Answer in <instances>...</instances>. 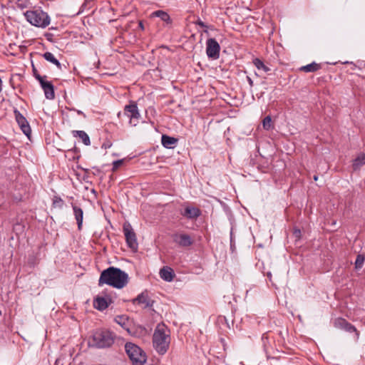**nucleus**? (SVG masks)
I'll use <instances>...</instances> for the list:
<instances>
[{
	"label": "nucleus",
	"instance_id": "18",
	"mask_svg": "<svg viewBox=\"0 0 365 365\" xmlns=\"http://www.w3.org/2000/svg\"><path fill=\"white\" fill-rule=\"evenodd\" d=\"M109 303L108 300L103 297H97L93 301L94 307L100 311H103L108 308Z\"/></svg>",
	"mask_w": 365,
	"mask_h": 365
},
{
	"label": "nucleus",
	"instance_id": "31",
	"mask_svg": "<svg viewBox=\"0 0 365 365\" xmlns=\"http://www.w3.org/2000/svg\"><path fill=\"white\" fill-rule=\"evenodd\" d=\"M123 163V160H118L113 163V172H115Z\"/></svg>",
	"mask_w": 365,
	"mask_h": 365
},
{
	"label": "nucleus",
	"instance_id": "11",
	"mask_svg": "<svg viewBox=\"0 0 365 365\" xmlns=\"http://www.w3.org/2000/svg\"><path fill=\"white\" fill-rule=\"evenodd\" d=\"M173 242L180 247H189L192 245L193 240L187 234H174L173 235Z\"/></svg>",
	"mask_w": 365,
	"mask_h": 365
},
{
	"label": "nucleus",
	"instance_id": "37",
	"mask_svg": "<svg viewBox=\"0 0 365 365\" xmlns=\"http://www.w3.org/2000/svg\"><path fill=\"white\" fill-rule=\"evenodd\" d=\"M138 26L141 30H144V25L142 21H139Z\"/></svg>",
	"mask_w": 365,
	"mask_h": 365
},
{
	"label": "nucleus",
	"instance_id": "26",
	"mask_svg": "<svg viewBox=\"0 0 365 365\" xmlns=\"http://www.w3.org/2000/svg\"><path fill=\"white\" fill-rule=\"evenodd\" d=\"M347 323H348V322L346 319H344L343 318H337L334 321V326L336 328L344 330V328L346 325Z\"/></svg>",
	"mask_w": 365,
	"mask_h": 365
},
{
	"label": "nucleus",
	"instance_id": "7",
	"mask_svg": "<svg viewBox=\"0 0 365 365\" xmlns=\"http://www.w3.org/2000/svg\"><path fill=\"white\" fill-rule=\"evenodd\" d=\"M124 114L130 118V123L132 125L135 126L138 123L140 115L135 102L130 101L125 106Z\"/></svg>",
	"mask_w": 365,
	"mask_h": 365
},
{
	"label": "nucleus",
	"instance_id": "2",
	"mask_svg": "<svg viewBox=\"0 0 365 365\" xmlns=\"http://www.w3.org/2000/svg\"><path fill=\"white\" fill-rule=\"evenodd\" d=\"M170 344V330L164 324H159L155 327L153 335V346L160 355H164Z\"/></svg>",
	"mask_w": 365,
	"mask_h": 365
},
{
	"label": "nucleus",
	"instance_id": "40",
	"mask_svg": "<svg viewBox=\"0 0 365 365\" xmlns=\"http://www.w3.org/2000/svg\"><path fill=\"white\" fill-rule=\"evenodd\" d=\"M314 180L315 181H317V180H318V176H317V175H314Z\"/></svg>",
	"mask_w": 365,
	"mask_h": 365
},
{
	"label": "nucleus",
	"instance_id": "12",
	"mask_svg": "<svg viewBox=\"0 0 365 365\" xmlns=\"http://www.w3.org/2000/svg\"><path fill=\"white\" fill-rule=\"evenodd\" d=\"M133 304H142L143 305V308H150L152 307L154 303V301L152 300L148 293L146 292H143L137 296V297L134 298L132 300Z\"/></svg>",
	"mask_w": 365,
	"mask_h": 365
},
{
	"label": "nucleus",
	"instance_id": "23",
	"mask_svg": "<svg viewBox=\"0 0 365 365\" xmlns=\"http://www.w3.org/2000/svg\"><path fill=\"white\" fill-rule=\"evenodd\" d=\"M115 322L120 325L123 328L129 331V328L127 327L128 318L125 315H118L115 317Z\"/></svg>",
	"mask_w": 365,
	"mask_h": 365
},
{
	"label": "nucleus",
	"instance_id": "1",
	"mask_svg": "<svg viewBox=\"0 0 365 365\" xmlns=\"http://www.w3.org/2000/svg\"><path fill=\"white\" fill-rule=\"evenodd\" d=\"M128 274L120 268L109 267L103 270L98 279V285L108 284L116 289H122L128 283Z\"/></svg>",
	"mask_w": 365,
	"mask_h": 365
},
{
	"label": "nucleus",
	"instance_id": "17",
	"mask_svg": "<svg viewBox=\"0 0 365 365\" xmlns=\"http://www.w3.org/2000/svg\"><path fill=\"white\" fill-rule=\"evenodd\" d=\"M150 16L151 17H158L163 21L166 23L167 24H172V19H171L170 15L167 12H165L163 10H157V11H153L151 14Z\"/></svg>",
	"mask_w": 365,
	"mask_h": 365
},
{
	"label": "nucleus",
	"instance_id": "38",
	"mask_svg": "<svg viewBox=\"0 0 365 365\" xmlns=\"http://www.w3.org/2000/svg\"><path fill=\"white\" fill-rule=\"evenodd\" d=\"M77 113L78 115H82L83 117H86V115L83 112H82L81 110H77Z\"/></svg>",
	"mask_w": 365,
	"mask_h": 365
},
{
	"label": "nucleus",
	"instance_id": "36",
	"mask_svg": "<svg viewBox=\"0 0 365 365\" xmlns=\"http://www.w3.org/2000/svg\"><path fill=\"white\" fill-rule=\"evenodd\" d=\"M294 235L297 237H299L300 235H301V231L300 230H294Z\"/></svg>",
	"mask_w": 365,
	"mask_h": 365
},
{
	"label": "nucleus",
	"instance_id": "41",
	"mask_svg": "<svg viewBox=\"0 0 365 365\" xmlns=\"http://www.w3.org/2000/svg\"><path fill=\"white\" fill-rule=\"evenodd\" d=\"M220 320H221V321L224 320V321H225V322H226V318H225V317L221 318V319H220Z\"/></svg>",
	"mask_w": 365,
	"mask_h": 365
},
{
	"label": "nucleus",
	"instance_id": "9",
	"mask_svg": "<svg viewBox=\"0 0 365 365\" xmlns=\"http://www.w3.org/2000/svg\"><path fill=\"white\" fill-rule=\"evenodd\" d=\"M46 76H36V80L38 81L42 89L43 90L46 98L53 100L55 98L54 86L50 81H45Z\"/></svg>",
	"mask_w": 365,
	"mask_h": 365
},
{
	"label": "nucleus",
	"instance_id": "8",
	"mask_svg": "<svg viewBox=\"0 0 365 365\" xmlns=\"http://www.w3.org/2000/svg\"><path fill=\"white\" fill-rule=\"evenodd\" d=\"M220 46L218 42L212 38H208L206 41V53L208 58L217 59L220 57Z\"/></svg>",
	"mask_w": 365,
	"mask_h": 365
},
{
	"label": "nucleus",
	"instance_id": "35",
	"mask_svg": "<svg viewBox=\"0 0 365 365\" xmlns=\"http://www.w3.org/2000/svg\"><path fill=\"white\" fill-rule=\"evenodd\" d=\"M247 81L249 83V85L250 86V87H252L254 83H253V81L252 80V78L250 77V76H247Z\"/></svg>",
	"mask_w": 365,
	"mask_h": 365
},
{
	"label": "nucleus",
	"instance_id": "33",
	"mask_svg": "<svg viewBox=\"0 0 365 365\" xmlns=\"http://www.w3.org/2000/svg\"><path fill=\"white\" fill-rule=\"evenodd\" d=\"M32 71H33V73H34V76L35 77V78L36 79V76H41L38 71H37V69L34 67V65H32Z\"/></svg>",
	"mask_w": 365,
	"mask_h": 365
},
{
	"label": "nucleus",
	"instance_id": "27",
	"mask_svg": "<svg viewBox=\"0 0 365 365\" xmlns=\"http://www.w3.org/2000/svg\"><path fill=\"white\" fill-rule=\"evenodd\" d=\"M365 257L362 255H358L355 261L356 269H360L362 267L364 262Z\"/></svg>",
	"mask_w": 365,
	"mask_h": 365
},
{
	"label": "nucleus",
	"instance_id": "25",
	"mask_svg": "<svg viewBox=\"0 0 365 365\" xmlns=\"http://www.w3.org/2000/svg\"><path fill=\"white\" fill-rule=\"evenodd\" d=\"M263 128L266 130H269L273 128L272 124V118L269 115L266 116L262 120Z\"/></svg>",
	"mask_w": 365,
	"mask_h": 365
},
{
	"label": "nucleus",
	"instance_id": "10",
	"mask_svg": "<svg viewBox=\"0 0 365 365\" xmlns=\"http://www.w3.org/2000/svg\"><path fill=\"white\" fill-rule=\"evenodd\" d=\"M14 113L16 120L21 130L28 138H29L31 133V129L27 120L16 108L14 109Z\"/></svg>",
	"mask_w": 365,
	"mask_h": 365
},
{
	"label": "nucleus",
	"instance_id": "32",
	"mask_svg": "<svg viewBox=\"0 0 365 365\" xmlns=\"http://www.w3.org/2000/svg\"><path fill=\"white\" fill-rule=\"evenodd\" d=\"M262 343H263V346H264V351H267V344L266 343L268 341V338L267 336H266L265 334H264L262 336Z\"/></svg>",
	"mask_w": 365,
	"mask_h": 365
},
{
	"label": "nucleus",
	"instance_id": "30",
	"mask_svg": "<svg viewBox=\"0 0 365 365\" xmlns=\"http://www.w3.org/2000/svg\"><path fill=\"white\" fill-rule=\"evenodd\" d=\"M30 4L29 1H24V0H18L17 2V7L21 9H24L27 7H29V5Z\"/></svg>",
	"mask_w": 365,
	"mask_h": 365
},
{
	"label": "nucleus",
	"instance_id": "19",
	"mask_svg": "<svg viewBox=\"0 0 365 365\" xmlns=\"http://www.w3.org/2000/svg\"><path fill=\"white\" fill-rule=\"evenodd\" d=\"M42 56L45 60L56 65L59 70H62L61 63L57 58H56V57L53 56L52 53L47 51L45 52Z\"/></svg>",
	"mask_w": 365,
	"mask_h": 365
},
{
	"label": "nucleus",
	"instance_id": "29",
	"mask_svg": "<svg viewBox=\"0 0 365 365\" xmlns=\"http://www.w3.org/2000/svg\"><path fill=\"white\" fill-rule=\"evenodd\" d=\"M344 330L349 333L356 332V336H359V332L357 331L356 327L349 322H348L344 327Z\"/></svg>",
	"mask_w": 365,
	"mask_h": 365
},
{
	"label": "nucleus",
	"instance_id": "6",
	"mask_svg": "<svg viewBox=\"0 0 365 365\" xmlns=\"http://www.w3.org/2000/svg\"><path fill=\"white\" fill-rule=\"evenodd\" d=\"M123 229L128 247L133 251H136L138 244L136 235L131 225L129 223H124Z\"/></svg>",
	"mask_w": 365,
	"mask_h": 365
},
{
	"label": "nucleus",
	"instance_id": "20",
	"mask_svg": "<svg viewBox=\"0 0 365 365\" xmlns=\"http://www.w3.org/2000/svg\"><path fill=\"white\" fill-rule=\"evenodd\" d=\"M322 68V65L316 62H312L308 65L299 68V71L306 73L315 72Z\"/></svg>",
	"mask_w": 365,
	"mask_h": 365
},
{
	"label": "nucleus",
	"instance_id": "24",
	"mask_svg": "<svg viewBox=\"0 0 365 365\" xmlns=\"http://www.w3.org/2000/svg\"><path fill=\"white\" fill-rule=\"evenodd\" d=\"M252 63L255 65V66L259 70L262 69L264 72H268L270 71V68L267 67L259 58H254Z\"/></svg>",
	"mask_w": 365,
	"mask_h": 365
},
{
	"label": "nucleus",
	"instance_id": "13",
	"mask_svg": "<svg viewBox=\"0 0 365 365\" xmlns=\"http://www.w3.org/2000/svg\"><path fill=\"white\" fill-rule=\"evenodd\" d=\"M180 214L189 220H195L201 215V210L195 207L186 206Z\"/></svg>",
	"mask_w": 365,
	"mask_h": 365
},
{
	"label": "nucleus",
	"instance_id": "16",
	"mask_svg": "<svg viewBox=\"0 0 365 365\" xmlns=\"http://www.w3.org/2000/svg\"><path fill=\"white\" fill-rule=\"evenodd\" d=\"M177 142L178 139L174 137H170L167 135H163L161 137L162 145L168 149L174 148Z\"/></svg>",
	"mask_w": 365,
	"mask_h": 365
},
{
	"label": "nucleus",
	"instance_id": "21",
	"mask_svg": "<svg viewBox=\"0 0 365 365\" xmlns=\"http://www.w3.org/2000/svg\"><path fill=\"white\" fill-rule=\"evenodd\" d=\"M73 135L74 137H78L81 138L86 145H89L91 144L90 138L88 134L83 130H73Z\"/></svg>",
	"mask_w": 365,
	"mask_h": 365
},
{
	"label": "nucleus",
	"instance_id": "34",
	"mask_svg": "<svg viewBox=\"0 0 365 365\" xmlns=\"http://www.w3.org/2000/svg\"><path fill=\"white\" fill-rule=\"evenodd\" d=\"M196 24L197 25H199L200 26L202 27V28H207V26L205 24V23L203 21H202L201 20H197V21L196 22Z\"/></svg>",
	"mask_w": 365,
	"mask_h": 365
},
{
	"label": "nucleus",
	"instance_id": "14",
	"mask_svg": "<svg viewBox=\"0 0 365 365\" xmlns=\"http://www.w3.org/2000/svg\"><path fill=\"white\" fill-rule=\"evenodd\" d=\"M72 208L77 222L78 230H81L83 225V211L80 207L73 204H72Z\"/></svg>",
	"mask_w": 365,
	"mask_h": 365
},
{
	"label": "nucleus",
	"instance_id": "3",
	"mask_svg": "<svg viewBox=\"0 0 365 365\" xmlns=\"http://www.w3.org/2000/svg\"><path fill=\"white\" fill-rule=\"evenodd\" d=\"M115 341V335L106 329L96 331L89 342V346L97 349H106L110 347Z\"/></svg>",
	"mask_w": 365,
	"mask_h": 365
},
{
	"label": "nucleus",
	"instance_id": "39",
	"mask_svg": "<svg viewBox=\"0 0 365 365\" xmlns=\"http://www.w3.org/2000/svg\"><path fill=\"white\" fill-rule=\"evenodd\" d=\"M267 277L269 279V280H271V277H272V274H271V272H267Z\"/></svg>",
	"mask_w": 365,
	"mask_h": 365
},
{
	"label": "nucleus",
	"instance_id": "4",
	"mask_svg": "<svg viewBox=\"0 0 365 365\" xmlns=\"http://www.w3.org/2000/svg\"><path fill=\"white\" fill-rule=\"evenodd\" d=\"M26 19L33 26L46 28L50 24V17L41 9L29 10L24 13Z\"/></svg>",
	"mask_w": 365,
	"mask_h": 365
},
{
	"label": "nucleus",
	"instance_id": "28",
	"mask_svg": "<svg viewBox=\"0 0 365 365\" xmlns=\"http://www.w3.org/2000/svg\"><path fill=\"white\" fill-rule=\"evenodd\" d=\"M63 205V200L58 196H54L53 199V206L54 207L62 208Z\"/></svg>",
	"mask_w": 365,
	"mask_h": 365
},
{
	"label": "nucleus",
	"instance_id": "22",
	"mask_svg": "<svg viewBox=\"0 0 365 365\" xmlns=\"http://www.w3.org/2000/svg\"><path fill=\"white\" fill-rule=\"evenodd\" d=\"M365 164V154L361 153L356 158L353 162L354 170L359 169L362 165Z\"/></svg>",
	"mask_w": 365,
	"mask_h": 365
},
{
	"label": "nucleus",
	"instance_id": "15",
	"mask_svg": "<svg viewBox=\"0 0 365 365\" xmlns=\"http://www.w3.org/2000/svg\"><path fill=\"white\" fill-rule=\"evenodd\" d=\"M160 276L163 280L166 282H171L175 277V273L173 269L170 267H163L160 270Z\"/></svg>",
	"mask_w": 365,
	"mask_h": 365
},
{
	"label": "nucleus",
	"instance_id": "5",
	"mask_svg": "<svg viewBox=\"0 0 365 365\" xmlns=\"http://www.w3.org/2000/svg\"><path fill=\"white\" fill-rule=\"evenodd\" d=\"M125 349L133 365L145 364L147 356L140 347L131 342H128L125 345Z\"/></svg>",
	"mask_w": 365,
	"mask_h": 365
},
{
	"label": "nucleus",
	"instance_id": "43",
	"mask_svg": "<svg viewBox=\"0 0 365 365\" xmlns=\"http://www.w3.org/2000/svg\"><path fill=\"white\" fill-rule=\"evenodd\" d=\"M0 314H1V312L0 311Z\"/></svg>",
	"mask_w": 365,
	"mask_h": 365
},
{
	"label": "nucleus",
	"instance_id": "42",
	"mask_svg": "<svg viewBox=\"0 0 365 365\" xmlns=\"http://www.w3.org/2000/svg\"><path fill=\"white\" fill-rule=\"evenodd\" d=\"M120 115V113L119 112V113H118V116L119 117Z\"/></svg>",
	"mask_w": 365,
	"mask_h": 365
}]
</instances>
